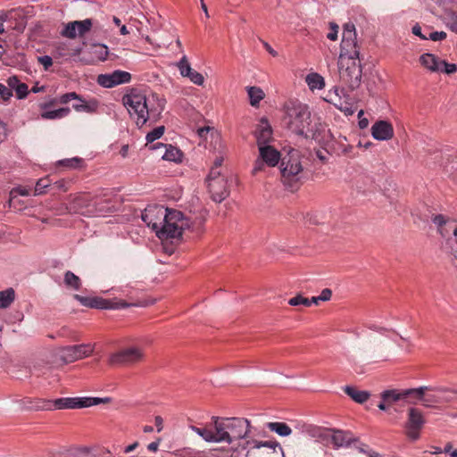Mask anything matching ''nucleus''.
Wrapping results in <instances>:
<instances>
[{
  "instance_id": "nucleus-1",
  "label": "nucleus",
  "mask_w": 457,
  "mask_h": 457,
  "mask_svg": "<svg viewBox=\"0 0 457 457\" xmlns=\"http://www.w3.org/2000/svg\"><path fill=\"white\" fill-rule=\"evenodd\" d=\"M216 443L229 445V457H237L253 436L251 421L245 418L212 417Z\"/></svg>"
},
{
  "instance_id": "nucleus-2",
  "label": "nucleus",
  "mask_w": 457,
  "mask_h": 457,
  "mask_svg": "<svg viewBox=\"0 0 457 457\" xmlns=\"http://www.w3.org/2000/svg\"><path fill=\"white\" fill-rule=\"evenodd\" d=\"M122 103L128 109L130 116L137 117V125L142 127L151 117L157 119L164 109V104L161 101L157 107L151 105V101L137 89H132L130 93L122 97Z\"/></svg>"
},
{
  "instance_id": "nucleus-3",
  "label": "nucleus",
  "mask_w": 457,
  "mask_h": 457,
  "mask_svg": "<svg viewBox=\"0 0 457 457\" xmlns=\"http://www.w3.org/2000/svg\"><path fill=\"white\" fill-rule=\"evenodd\" d=\"M281 181L292 192L296 191L301 185L303 166L300 152L291 149L281 158L280 162Z\"/></svg>"
},
{
  "instance_id": "nucleus-4",
  "label": "nucleus",
  "mask_w": 457,
  "mask_h": 457,
  "mask_svg": "<svg viewBox=\"0 0 457 457\" xmlns=\"http://www.w3.org/2000/svg\"><path fill=\"white\" fill-rule=\"evenodd\" d=\"M109 398L98 397H64L54 401H37L32 408L37 410H62V409H80L97 405L102 403H109Z\"/></svg>"
},
{
  "instance_id": "nucleus-5",
  "label": "nucleus",
  "mask_w": 457,
  "mask_h": 457,
  "mask_svg": "<svg viewBox=\"0 0 457 457\" xmlns=\"http://www.w3.org/2000/svg\"><path fill=\"white\" fill-rule=\"evenodd\" d=\"M188 227V220L184 218L181 212L166 208L163 223L157 230V237L162 240L178 239L182 236L183 230Z\"/></svg>"
},
{
  "instance_id": "nucleus-6",
  "label": "nucleus",
  "mask_w": 457,
  "mask_h": 457,
  "mask_svg": "<svg viewBox=\"0 0 457 457\" xmlns=\"http://www.w3.org/2000/svg\"><path fill=\"white\" fill-rule=\"evenodd\" d=\"M338 74L341 83L350 90L359 87L362 75L360 58L340 54L338 58Z\"/></svg>"
},
{
  "instance_id": "nucleus-7",
  "label": "nucleus",
  "mask_w": 457,
  "mask_h": 457,
  "mask_svg": "<svg viewBox=\"0 0 457 457\" xmlns=\"http://www.w3.org/2000/svg\"><path fill=\"white\" fill-rule=\"evenodd\" d=\"M286 107L290 129L297 135H306L311 124L308 106L300 102H290Z\"/></svg>"
},
{
  "instance_id": "nucleus-8",
  "label": "nucleus",
  "mask_w": 457,
  "mask_h": 457,
  "mask_svg": "<svg viewBox=\"0 0 457 457\" xmlns=\"http://www.w3.org/2000/svg\"><path fill=\"white\" fill-rule=\"evenodd\" d=\"M282 454V448L277 441H262L253 436L237 457H281Z\"/></svg>"
},
{
  "instance_id": "nucleus-9",
  "label": "nucleus",
  "mask_w": 457,
  "mask_h": 457,
  "mask_svg": "<svg viewBox=\"0 0 457 457\" xmlns=\"http://www.w3.org/2000/svg\"><path fill=\"white\" fill-rule=\"evenodd\" d=\"M95 344H80L62 346L54 350V355L56 361L69 364L91 356L95 351Z\"/></svg>"
},
{
  "instance_id": "nucleus-10",
  "label": "nucleus",
  "mask_w": 457,
  "mask_h": 457,
  "mask_svg": "<svg viewBox=\"0 0 457 457\" xmlns=\"http://www.w3.org/2000/svg\"><path fill=\"white\" fill-rule=\"evenodd\" d=\"M145 349L140 345H129L110 354L108 363L112 366H131L145 360Z\"/></svg>"
},
{
  "instance_id": "nucleus-11",
  "label": "nucleus",
  "mask_w": 457,
  "mask_h": 457,
  "mask_svg": "<svg viewBox=\"0 0 457 457\" xmlns=\"http://www.w3.org/2000/svg\"><path fill=\"white\" fill-rule=\"evenodd\" d=\"M280 153L271 145H262L259 147V157L256 159L252 173L256 175L262 171L265 165L275 167L279 162H281Z\"/></svg>"
},
{
  "instance_id": "nucleus-12",
  "label": "nucleus",
  "mask_w": 457,
  "mask_h": 457,
  "mask_svg": "<svg viewBox=\"0 0 457 457\" xmlns=\"http://www.w3.org/2000/svg\"><path fill=\"white\" fill-rule=\"evenodd\" d=\"M426 423L422 411L417 408H410L405 425L406 436L415 441L420 437V432Z\"/></svg>"
},
{
  "instance_id": "nucleus-13",
  "label": "nucleus",
  "mask_w": 457,
  "mask_h": 457,
  "mask_svg": "<svg viewBox=\"0 0 457 457\" xmlns=\"http://www.w3.org/2000/svg\"><path fill=\"white\" fill-rule=\"evenodd\" d=\"M71 213L92 215L96 212L95 205L89 194L81 193L75 195L66 207Z\"/></svg>"
},
{
  "instance_id": "nucleus-14",
  "label": "nucleus",
  "mask_w": 457,
  "mask_h": 457,
  "mask_svg": "<svg viewBox=\"0 0 457 457\" xmlns=\"http://www.w3.org/2000/svg\"><path fill=\"white\" fill-rule=\"evenodd\" d=\"M165 209L161 205H153L148 206L143 212L141 218L142 220L155 231L157 235V230L161 228L162 224L163 223V215L165 212Z\"/></svg>"
},
{
  "instance_id": "nucleus-15",
  "label": "nucleus",
  "mask_w": 457,
  "mask_h": 457,
  "mask_svg": "<svg viewBox=\"0 0 457 457\" xmlns=\"http://www.w3.org/2000/svg\"><path fill=\"white\" fill-rule=\"evenodd\" d=\"M412 390H420V392L419 395H412V403H416L415 401H420L426 407H431L434 403H440L444 401L449 400L447 397L443 395L444 393H445L443 389L436 390L435 394H426L427 391L430 390L428 386L412 388Z\"/></svg>"
},
{
  "instance_id": "nucleus-16",
  "label": "nucleus",
  "mask_w": 457,
  "mask_h": 457,
  "mask_svg": "<svg viewBox=\"0 0 457 457\" xmlns=\"http://www.w3.org/2000/svg\"><path fill=\"white\" fill-rule=\"evenodd\" d=\"M131 80V74L125 71L117 70L109 74H101L97 82L104 87H113L120 84L129 83Z\"/></svg>"
},
{
  "instance_id": "nucleus-17",
  "label": "nucleus",
  "mask_w": 457,
  "mask_h": 457,
  "mask_svg": "<svg viewBox=\"0 0 457 457\" xmlns=\"http://www.w3.org/2000/svg\"><path fill=\"white\" fill-rule=\"evenodd\" d=\"M420 390L403 389V390H386L381 394V398L387 404H392L400 400H409L412 403V395H419Z\"/></svg>"
},
{
  "instance_id": "nucleus-18",
  "label": "nucleus",
  "mask_w": 457,
  "mask_h": 457,
  "mask_svg": "<svg viewBox=\"0 0 457 457\" xmlns=\"http://www.w3.org/2000/svg\"><path fill=\"white\" fill-rule=\"evenodd\" d=\"M207 184L213 201L220 203L228 196L229 191L226 179L209 180Z\"/></svg>"
},
{
  "instance_id": "nucleus-19",
  "label": "nucleus",
  "mask_w": 457,
  "mask_h": 457,
  "mask_svg": "<svg viewBox=\"0 0 457 457\" xmlns=\"http://www.w3.org/2000/svg\"><path fill=\"white\" fill-rule=\"evenodd\" d=\"M371 135L377 140H389L394 137V128L387 120H378L371 127Z\"/></svg>"
},
{
  "instance_id": "nucleus-20",
  "label": "nucleus",
  "mask_w": 457,
  "mask_h": 457,
  "mask_svg": "<svg viewBox=\"0 0 457 457\" xmlns=\"http://www.w3.org/2000/svg\"><path fill=\"white\" fill-rule=\"evenodd\" d=\"M330 441L335 447H346L355 441L353 436L349 432L329 429L326 442Z\"/></svg>"
},
{
  "instance_id": "nucleus-21",
  "label": "nucleus",
  "mask_w": 457,
  "mask_h": 457,
  "mask_svg": "<svg viewBox=\"0 0 457 457\" xmlns=\"http://www.w3.org/2000/svg\"><path fill=\"white\" fill-rule=\"evenodd\" d=\"M340 48V54L359 58V46L356 41V36H353V34L346 33V36L343 35Z\"/></svg>"
},
{
  "instance_id": "nucleus-22",
  "label": "nucleus",
  "mask_w": 457,
  "mask_h": 457,
  "mask_svg": "<svg viewBox=\"0 0 457 457\" xmlns=\"http://www.w3.org/2000/svg\"><path fill=\"white\" fill-rule=\"evenodd\" d=\"M254 133L258 148L262 145H269L268 143L272 139V129L267 120L262 119L260 120Z\"/></svg>"
},
{
  "instance_id": "nucleus-23",
  "label": "nucleus",
  "mask_w": 457,
  "mask_h": 457,
  "mask_svg": "<svg viewBox=\"0 0 457 457\" xmlns=\"http://www.w3.org/2000/svg\"><path fill=\"white\" fill-rule=\"evenodd\" d=\"M74 298L77 299L82 305L96 309H112V303L101 297H85L79 295H75Z\"/></svg>"
},
{
  "instance_id": "nucleus-24",
  "label": "nucleus",
  "mask_w": 457,
  "mask_h": 457,
  "mask_svg": "<svg viewBox=\"0 0 457 457\" xmlns=\"http://www.w3.org/2000/svg\"><path fill=\"white\" fill-rule=\"evenodd\" d=\"M90 58L86 60L87 63L104 62L109 54L108 47L103 44H94L89 47Z\"/></svg>"
},
{
  "instance_id": "nucleus-25",
  "label": "nucleus",
  "mask_w": 457,
  "mask_h": 457,
  "mask_svg": "<svg viewBox=\"0 0 457 457\" xmlns=\"http://www.w3.org/2000/svg\"><path fill=\"white\" fill-rule=\"evenodd\" d=\"M189 428L198 434L206 442H215L216 443V431L214 429V421L212 419V421L208 423L204 428H198L195 426H189Z\"/></svg>"
},
{
  "instance_id": "nucleus-26",
  "label": "nucleus",
  "mask_w": 457,
  "mask_h": 457,
  "mask_svg": "<svg viewBox=\"0 0 457 457\" xmlns=\"http://www.w3.org/2000/svg\"><path fill=\"white\" fill-rule=\"evenodd\" d=\"M420 63L430 70L431 71H438L440 70V59L436 58L432 54H424L420 58Z\"/></svg>"
},
{
  "instance_id": "nucleus-27",
  "label": "nucleus",
  "mask_w": 457,
  "mask_h": 457,
  "mask_svg": "<svg viewBox=\"0 0 457 457\" xmlns=\"http://www.w3.org/2000/svg\"><path fill=\"white\" fill-rule=\"evenodd\" d=\"M71 113V109L69 107H62L53 111H44L41 113V118L43 120H59L68 116Z\"/></svg>"
},
{
  "instance_id": "nucleus-28",
  "label": "nucleus",
  "mask_w": 457,
  "mask_h": 457,
  "mask_svg": "<svg viewBox=\"0 0 457 457\" xmlns=\"http://www.w3.org/2000/svg\"><path fill=\"white\" fill-rule=\"evenodd\" d=\"M345 393L349 395L353 401L362 403L368 400L370 394L366 391H360L353 386H345Z\"/></svg>"
},
{
  "instance_id": "nucleus-29",
  "label": "nucleus",
  "mask_w": 457,
  "mask_h": 457,
  "mask_svg": "<svg viewBox=\"0 0 457 457\" xmlns=\"http://www.w3.org/2000/svg\"><path fill=\"white\" fill-rule=\"evenodd\" d=\"M79 101L80 102L79 104H74L72 105L73 109L76 112H87V113H93V112H96V109L98 107L97 101L92 100L89 102H86L82 98H81V100H79Z\"/></svg>"
},
{
  "instance_id": "nucleus-30",
  "label": "nucleus",
  "mask_w": 457,
  "mask_h": 457,
  "mask_svg": "<svg viewBox=\"0 0 457 457\" xmlns=\"http://www.w3.org/2000/svg\"><path fill=\"white\" fill-rule=\"evenodd\" d=\"M304 431L312 437L317 438L318 440L326 441L327 435L329 434V429L308 425L305 427Z\"/></svg>"
},
{
  "instance_id": "nucleus-31",
  "label": "nucleus",
  "mask_w": 457,
  "mask_h": 457,
  "mask_svg": "<svg viewBox=\"0 0 457 457\" xmlns=\"http://www.w3.org/2000/svg\"><path fill=\"white\" fill-rule=\"evenodd\" d=\"M267 428L280 436H287L292 433L291 428L284 422H269Z\"/></svg>"
},
{
  "instance_id": "nucleus-32",
  "label": "nucleus",
  "mask_w": 457,
  "mask_h": 457,
  "mask_svg": "<svg viewBox=\"0 0 457 457\" xmlns=\"http://www.w3.org/2000/svg\"><path fill=\"white\" fill-rule=\"evenodd\" d=\"M15 300V291L13 288L9 287L5 290L0 291V309L8 308Z\"/></svg>"
},
{
  "instance_id": "nucleus-33",
  "label": "nucleus",
  "mask_w": 457,
  "mask_h": 457,
  "mask_svg": "<svg viewBox=\"0 0 457 457\" xmlns=\"http://www.w3.org/2000/svg\"><path fill=\"white\" fill-rule=\"evenodd\" d=\"M306 83L311 89H320L325 86L324 79L318 73H311L306 77Z\"/></svg>"
},
{
  "instance_id": "nucleus-34",
  "label": "nucleus",
  "mask_w": 457,
  "mask_h": 457,
  "mask_svg": "<svg viewBox=\"0 0 457 457\" xmlns=\"http://www.w3.org/2000/svg\"><path fill=\"white\" fill-rule=\"evenodd\" d=\"M162 158L167 161L180 162L182 158V152L175 146L169 145V147L166 148Z\"/></svg>"
},
{
  "instance_id": "nucleus-35",
  "label": "nucleus",
  "mask_w": 457,
  "mask_h": 457,
  "mask_svg": "<svg viewBox=\"0 0 457 457\" xmlns=\"http://www.w3.org/2000/svg\"><path fill=\"white\" fill-rule=\"evenodd\" d=\"M248 96L250 98V103L253 106H256L260 101L264 97L263 91L256 87H251L248 89Z\"/></svg>"
},
{
  "instance_id": "nucleus-36",
  "label": "nucleus",
  "mask_w": 457,
  "mask_h": 457,
  "mask_svg": "<svg viewBox=\"0 0 457 457\" xmlns=\"http://www.w3.org/2000/svg\"><path fill=\"white\" fill-rule=\"evenodd\" d=\"M79 21H71L67 23L64 27V29L62 30L61 35L62 37H68V38H75L78 36V27Z\"/></svg>"
},
{
  "instance_id": "nucleus-37",
  "label": "nucleus",
  "mask_w": 457,
  "mask_h": 457,
  "mask_svg": "<svg viewBox=\"0 0 457 457\" xmlns=\"http://www.w3.org/2000/svg\"><path fill=\"white\" fill-rule=\"evenodd\" d=\"M64 282L68 287L73 289H79L80 287V278L71 271L65 273Z\"/></svg>"
},
{
  "instance_id": "nucleus-38",
  "label": "nucleus",
  "mask_w": 457,
  "mask_h": 457,
  "mask_svg": "<svg viewBox=\"0 0 457 457\" xmlns=\"http://www.w3.org/2000/svg\"><path fill=\"white\" fill-rule=\"evenodd\" d=\"M178 68L183 77H187L193 70L186 55H184L178 62Z\"/></svg>"
},
{
  "instance_id": "nucleus-39",
  "label": "nucleus",
  "mask_w": 457,
  "mask_h": 457,
  "mask_svg": "<svg viewBox=\"0 0 457 457\" xmlns=\"http://www.w3.org/2000/svg\"><path fill=\"white\" fill-rule=\"evenodd\" d=\"M164 126H160L155 129H154L152 131L147 133L146 135V141L147 143H153L154 140L160 138L163 133H164Z\"/></svg>"
},
{
  "instance_id": "nucleus-40",
  "label": "nucleus",
  "mask_w": 457,
  "mask_h": 457,
  "mask_svg": "<svg viewBox=\"0 0 457 457\" xmlns=\"http://www.w3.org/2000/svg\"><path fill=\"white\" fill-rule=\"evenodd\" d=\"M92 28V20L91 19H86L83 21H79L78 27V35L79 36H84L87 32H88Z\"/></svg>"
},
{
  "instance_id": "nucleus-41",
  "label": "nucleus",
  "mask_w": 457,
  "mask_h": 457,
  "mask_svg": "<svg viewBox=\"0 0 457 457\" xmlns=\"http://www.w3.org/2000/svg\"><path fill=\"white\" fill-rule=\"evenodd\" d=\"M50 186L49 179L43 178L37 180L34 188V195H39L45 193V189Z\"/></svg>"
},
{
  "instance_id": "nucleus-42",
  "label": "nucleus",
  "mask_w": 457,
  "mask_h": 457,
  "mask_svg": "<svg viewBox=\"0 0 457 457\" xmlns=\"http://www.w3.org/2000/svg\"><path fill=\"white\" fill-rule=\"evenodd\" d=\"M71 100H81V96L76 92H70L58 97V102L61 104H66Z\"/></svg>"
},
{
  "instance_id": "nucleus-43",
  "label": "nucleus",
  "mask_w": 457,
  "mask_h": 457,
  "mask_svg": "<svg viewBox=\"0 0 457 457\" xmlns=\"http://www.w3.org/2000/svg\"><path fill=\"white\" fill-rule=\"evenodd\" d=\"M440 70L438 71L445 72L446 74H453L457 71V66L454 63H448L444 60L439 62Z\"/></svg>"
},
{
  "instance_id": "nucleus-44",
  "label": "nucleus",
  "mask_w": 457,
  "mask_h": 457,
  "mask_svg": "<svg viewBox=\"0 0 457 457\" xmlns=\"http://www.w3.org/2000/svg\"><path fill=\"white\" fill-rule=\"evenodd\" d=\"M288 303L293 306H297L300 304H303L304 306H311V301H309V298L303 297L301 295H298L289 299Z\"/></svg>"
},
{
  "instance_id": "nucleus-45",
  "label": "nucleus",
  "mask_w": 457,
  "mask_h": 457,
  "mask_svg": "<svg viewBox=\"0 0 457 457\" xmlns=\"http://www.w3.org/2000/svg\"><path fill=\"white\" fill-rule=\"evenodd\" d=\"M14 90L18 99H24L29 94L28 85L22 82H20Z\"/></svg>"
},
{
  "instance_id": "nucleus-46",
  "label": "nucleus",
  "mask_w": 457,
  "mask_h": 457,
  "mask_svg": "<svg viewBox=\"0 0 457 457\" xmlns=\"http://www.w3.org/2000/svg\"><path fill=\"white\" fill-rule=\"evenodd\" d=\"M37 401H46L45 399H31V398H24L21 401V404L23 409L30 410V411H38L37 409L32 408L37 404Z\"/></svg>"
},
{
  "instance_id": "nucleus-47",
  "label": "nucleus",
  "mask_w": 457,
  "mask_h": 457,
  "mask_svg": "<svg viewBox=\"0 0 457 457\" xmlns=\"http://www.w3.org/2000/svg\"><path fill=\"white\" fill-rule=\"evenodd\" d=\"M187 78H188L194 84L198 86L203 85L204 81V76L195 70H192Z\"/></svg>"
},
{
  "instance_id": "nucleus-48",
  "label": "nucleus",
  "mask_w": 457,
  "mask_h": 457,
  "mask_svg": "<svg viewBox=\"0 0 457 457\" xmlns=\"http://www.w3.org/2000/svg\"><path fill=\"white\" fill-rule=\"evenodd\" d=\"M82 162V159L75 157L60 161V164L69 168H77L80 166Z\"/></svg>"
},
{
  "instance_id": "nucleus-49",
  "label": "nucleus",
  "mask_w": 457,
  "mask_h": 457,
  "mask_svg": "<svg viewBox=\"0 0 457 457\" xmlns=\"http://www.w3.org/2000/svg\"><path fill=\"white\" fill-rule=\"evenodd\" d=\"M433 222L438 227L440 234L442 236H445L443 231V226L446 224L447 219L444 215L438 214L433 218Z\"/></svg>"
},
{
  "instance_id": "nucleus-50",
  "label": "nucleus",
  "mask_w": 457,
  "mask_h": 457,
  "mask_svg": "<svg viewBox=\"0 0 457 457\" xmlns=\"http://www.w3.org/2000/svg\"><path fill=\"white\" fill-rule=\"evenodd\" d=\"M446 24L452 31L457 33V12L449 14Z\"/></svg>"
},
{
  "instance_id": "nucleus-51",
  "label": "nucleus",
  "mask_w": 457,
  "mask_h": 457,
  "mask_svg": "<svg viewBox=\"0 0 457 457\" xmlns=\"http://www.w3.org/2000/svg\"><path fill=\"white\" fill-rule=\"evenodd\" d=\"M37 62L44 67L45 71H48L53 65V59L48 55L38 56Z\"/></svg>"
},
{
  "instance_id": "nucleus-52",
  "label": "nucleus",
  "mask_w": 457,
  "mask_h": 457,
  "mask_svg": "<svg viewBox=\"0 0 457 457\" xmlns=\"http://www.w3.org/2000/svg\"><path fill=\"white\" fill-rule=\"evenodd\" d=\"M0 96L4 101H6L12 96V92L8 87L0 83Z\"/></svg>"
},
{
  "instance_id": "nucleus-53",
  "label": "nucleus",
  "mask_w": 457,
  "mask_h": 457,
  "mask_svg": "<svg viewBox=\"0 0 457 457\" xmlns=\"http://www.w3.org/2000/svg\"><path fill=\"white\" fill-rule=\"evenodd\" d=\"M446 37V33L444 31L430 32L428 38L432 41H440Z\"/></svg>"
},
{
  "instance_id": "nucleus-54",
  "label": "nucleus",
  "mask_w": 457,
  "mask_h": 457,
  "mask_svg": "<svg viewBox=\"0 0 457 457\" xmlns=\"http://www.w3.org/2000/svg\"><path fill=\"white\" fill-rule=\"evenodd\" d=\"M59 102H58V98L55 97V98H51L49 99L48 101L46 102H44V103H41L39 104V108L43 111H46L48 110L50 107L52 106H55L56 104H58Z\"/></svg>"
},
{
  "instance_id": "nucleus-55",
  "label": "nucleus",
  "mask_w": 457,
  "mask_h": 457,
  "mask_svg": "<svg viewBox=\"0 0 457 457\" xmlns=\"http://www.w3.org/2000/svg\"><path fill=\"white\" fill-rule=\"evenodd\" d=\"M218 179H225V178L223 176H221L220 169L212 167L210 173L208 175V178H207V182H209V180H215Z\"/></svg>"
},
{
  "instance_id": "nucleus-56",
  "label": "nucleus",
  "mask_w": 457,
  "mask_h": 457,
  "mask_svg": "<svg viewBox=\"0 0 457 457\" xmlns=\"http://www.w3.org/2000/svg\"><path fill=\"white\" fill-rule=\"evenodd\" d=\"M338 26L335 23H330V32L328 34V38L335 41L337 38Z\"/></svg>"
},
{
  "instance_id": "nucleus-57",
  "label": "nucleus",
  "mask_w": 457,
  "mask_h": 457,
  "mask_svg": "<svg viewBox=\"0 0 457 457\" xmlns=\"http://www.w3.org/2000/svg\"><path fill=\"white\" fill-rule=\"evenodd\" d=\"M13 12H14L12 11V12H10L8 13H4V14L0 15V34L4 33V31H5L4 27V21H7L8 19L12 18Z\"/></svg>"
},
{
  "instance_id": "nucleus-58",
  "label": "nucleus",
  "mask_w": 457,
  "mask_h": 457,
  "mask_svg": "<svg viewBox=\"0 0 457 457\" xmlns=\"http://www.w3.org/2000/svg\"><path fill=\"white\" fill-rule=\"evenodd\" d=\"M17 195L27 196L29 195V189L24 187H17L11 191L12 197H15Z\"/></svg>"
},
{
  "instance_id": "nucleus-59",
  "label": "nucleus",
  "mask_w": 457,
  "mask_h": 457,
  "mask_svg": "<svg viewBox=\"0 0 457 457\" xmlns=\"http://www.w3.org/2000/svg\"><path fill=\"white\" fill-rule=\"evenodd\" d=\"M7 82V85H8V87L12 90V89H15L17 87V86L20 84V79H18V77L16 76H12L10 78L7 79L6 80Z\"/></svg>"
},
{
  "instance_id": "nucleus-60",
  "label": "nucleus",
  "mask_w": 457,
  "mask_h": 457,
  "mask_svg": "<svg viewBox=\"0 0 457 457\" xmlns=\"http://www.w3.org/2000/svg\"><path fill=\"white\" fill-rule=\"evenodd\" d=\"M346 33L353 34V36H356L355 26H354L353 23L347 22V23L345 24L343 35L346 36Z\"/></svg>"
},
{
  "instance_id": "nucleus-61",
  "label": "nucleus",
  "mask_w": 457,
  "mask_h": 457,
  "mask_svg": "<svg viewBox=\"0 0 457 457\" xmlns=\"http://www.w3.org/2000/svg\"><path fill=\"white\" fill-rule=\"evenodd\" d=\"M362 114H363V111L361 110L358 113L359 127H360V129H364L369 126V120L367 118H361Z\"/></svg>"
},
{
  "instance_id": "nucleus-62",
  "label": "nucleus",
  "mask_w": 457,
  "mask_h": 457,
  "mask_svg": "<svg viewBox=\"0 0 457 457\" xmlns=\"http://www.w3.org/2000/svg\"><path fill=\"white\" fill-rule=\"evenodd\" d=\"M332 296V291L329 288H324L319 295L320 301H328Z\"/></svg>"
},
{
  "instance_id": "nucleus-63",
  "label": "nucleus",
  "mask_w": 457,
  "mask_h": 457,
  "mask_svg": "<svg viewBox=\"0 0 457 457\" xmlns=\"http://www.w3.org/2000/svg\"><path fill=\"white\" fill-rule=\"evenodd\" d=\"M55 187L62 191H67L69 189L68 182L63 179L56 181Z\"/></svg>"
},
{
  "instance_id": "nucleus-64",
  "label": "nucleus",
  "mask_w": 457,
  "mask_h": 457,
  "mask_svg": "<svg viewBox=\"0 0 457 457\" xmlns=\"http://www.w3.org/2000/svg\"><path fill=\"white\" fill-rule=\"evenodd\" d=\"M412 33L415 35V36H418L420 37V38L422 39H428V37L424 36L422 33H421V28L419 26V25H415L413 28H412Z\"/></svg>"
}]
</instances>
